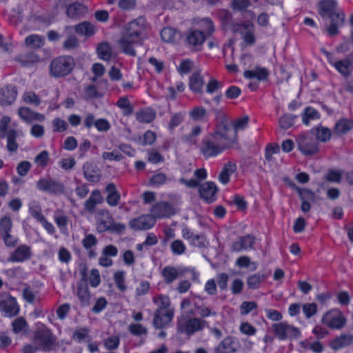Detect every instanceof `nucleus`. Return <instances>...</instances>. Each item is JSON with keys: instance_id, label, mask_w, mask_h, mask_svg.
<instances>
[{"instance_id": "19", "label": "nucleus", "mask_w": 353, "mask_h": 353, "mask_svg": "<svg viewBox=\"0 0 353 353\" xmlns=\"http://www.w3.org/2000/svg\"><path fill=\"white\" fill-rule=\"evenodd\" d=\"M218 188L213 182L208 181L199 186V192L201 197L208 203H212L216 199Z\"/></svg>"}, {"instance_id": "7", "label": "nucleus", "mask_w": 353, "mask_h": 353, "mask_svg": "<svg viewBox=\"0 0 353 353\" xmlns=\"http://www.w3.org/2000/svg\"><path fill=\"white\" fill-rule=\"evenodd\" d=\"M272 330L275 336L280 340L298 339L301 335V332L297 327L290 325L287 322L274 323L272 325Z\"/></svg>"}, {"instance_id": "53", "label": "nucleus", "mask_w": 353, "mask_h": 353, "mask_svg": "<svg viewBox=\"0 0 353 353\" xmlns=\"http://www.w3.org/2000/svg\"><path fill=\"white\" fill-rule=\"evenodd\" d=\"M114 283L118 289L124 292L126 290V285L125 284V272L123 271H119L114 274Z\"/></svg>"}, {"instance_id": "45", "label": "nucleus", "mask_w": 353, "mask_h": 353, "mask_svg": "<svg viewBox=\"0 0 353 353\" xmlns=\"http://www.w3.org/2000/svg\"><path fill=\"white\" fill-rule=\"evenodd\" d=\"M351 61L350 59H344L335 61L334 66L343 75L348 76L350 74Z\"/></svg>"}, {"instance_id": "63", "label": "nucleus", "mask_w": 353, "mask_h": 353, "mask_svg": "<svg viewBox=\"0 0 353 353\" xmlns=\"http://www.w3.org/2000/svg\"><path fill=\"white\" fill-rule=\"evenodd\" d=\"M257 304L254 301H244L240 305V312L243 315H246L253 310L256 309Z\"/></svg>"}, {"instance_id": "57", "label": "nucleus", "mask_w": 353, "mask_h": 353, "mask_svg": "<svg viewBox=\"0 0 353 353\" xmlns=\"http://www.w3.org/2000/svg\"><path fill=\"white\" fill-rule=\"evenodd\" d=\"M302 310L307 319H310L317 312V305L316 303H305L302 305Z\"/></svg>"}, {"instance_id": "58", "label": "nucleus", "mask_w": 353, "mask_h": 353, "mask_svg": "<svg viewBox=\"0 0 353 353\" xmlns=\"http://www.w3.org/2000/svg\"><path fill=\"white\" fill-rule=\"evenodd\" d=\"M49 154L46 150L41 152L34 158V163L39 167L44 168L48 165Z\"/></svg>"}, {"instance_id": "44", "label": "nucleus", "mask_w": 353, "mask_h": 353, "mask_svg": "<svg viewBox=\"0 0 353 353\" xmlns=\"http://www.w3.org/2000/svg\"><path fill=\"white\" fill-rule=\"evenodd\" d=\"M314 132L316 139L321 142H326L331 137V131L328 128L319 126L312 129Z\"/></svg>"}, {"instance_id": "39", "label": "nucleus", "mask_w": 353, "mask_h": 353, "mask_svg": "<svg viewBox=\"0 0 353 353\" xmlns=\"http://www.w3.org/2000/svg\"><path fill=\"white\" fill-rule=\"evenodd\" d=\"M265 278L266 276L264 274L256 273L252 274L247 279V286L251 290L258 289Z\"/></svg>"}, {"instance_id": "21", "label": "nucleus", "mask_w": 353, "mask_h": 353, "mask_svg": "<svg viewBox=\"0 0 353 353\" xmlns=\"http://www.w3.org/2000/svg\"><path fill=\"white\" fill-rule=\"evenodd\" d=\"M113 221L112 216L108 210H100L97 215V229L99 232L108 231Z\"/></svg>"}, {"instance_id": "4", "label": "nucleus", "mask_w": 353, "mask_h": 353, "mask_svg": "<svg viewBox=\"0 0 353 353\" xmlns=\"http://www.w3.org/2000/svg\"><path fill=\"white\" fill-rule=\"evenodd\" d=\"M205 327H209V323L196 317L181 316L178 319L176 324L177 332L188 336H192Z\"/></svg>"}, {"instance_id": "25", "label": "nucleus", "mask_w": 353, "mask_h": 353, "mask_svg": "<svg viewBox=\"0 0 353 353\" xmlns=\"http://www.w3.org/2000/svg\"><path fill=\"white\" fill-rule=\"evenodd\" d=\"M236 352L234 340L231 336L225 337L214 349V353H234Z\"/></svg>"}, {"instance_id": "31", "label": "nucleus", "mask_w": 353, "mask_h": 353, "mask_svg": "<svg viewBox=\"0 0 353 353\" xmlns=\"http://www.w3.org/2000/svg\"><path fill=\"white\" fill-rule=\"evenodd\" d=\"M7 139V150L10 152H15L17 151L19 145L16 141L17 137L19 135V132L14 129H8L6 134H4Z\"/></svg>"}, {"instance_id": "2", "label": "nucleus", "mask_w": 353, "mask_h": 353, "mask_svg": "<svg viewBox=\"0 0 353 353\" xmlns=\"http://www.w3.org/2000/svg\"><path fill=\"white\" fill-rule=\"evenodd\" d=\"M319 14L323 19H329L330 25L326 30L330 37L339 34V28L343 26L345 22V14L339 8L335 0H321L319 3Z\"/></svg>"}, {"instance_id": "22", "label": "nucleus", "mask_w": 353, "mask_h": 353, "mask_svg": "<svg viewBox=\"0 0 353 353\" xmlns=\"http://www.w3.org/2000/svg\"><path fill=\"white\" fill-rule=\"evenodd\" d=\"M83 171L85 178L90 182L97 183L101 177V171L97 165L85 162L83 165Z\"/></svg>"}, {"instance_id": "30", "label": "nucleus", "mask_w": 353, "mask_h": 353, "mask_svg": "<svg viewBox=\"0 0 353 353\" xmlns=\"http://www.w3.org/2000/svg\"><path fill=\"white\" fill-rule=\"evenodd\" d=\"M204 81L199 72L193 73L190 77L189 87L194 93H201Z\"/></svg>"}, {"instance_id": "18", "label": "nucleus", "mask_w": 353, "mask_h": 353, "mask_svg": "<svg viewBox=\"0 0 353 353\" xmlns=\"http://www.w3.org/2000/svg\"><path fill=\"white\" fill-rule=\"evenodd\" d=\"M18 115L23 121L31 123L34 121L42 122L45 120L44 114L34 112L28 107H21L18 110Z\"/></svg>"}, {"instance_id": "38", "label": "nucleus", "mask_w": 353, "mask_h": 353, "mask_svg": "<svg viewBox=\"0 0 353 353\" xmlns=\"http://www.w3.org/2000/svg\"><path fill=\"white\" fill-rule=\"evenodd\" d=\"M153 302L158 307L156 310H173L170 308V301L167 295L159 294L153 298Z\"/></svg>"}, {"instance_id": "56", "label": "nucleus", "mask_w": 353, "mask_h": 353, "mask_svg": "<svg viewBox=\"0 0 353 353\" xmlns=\"http://www.w3.org/2000/svg\"><path fill=\"white\" fill-rule=\"evenodd\" d=\"M12 227V223L10 217L5 216L0 219V230L1 235L10 232Z\"/></svg>"}, {"instance_id": "62", "label": "nucleus", "mask_w": 353, "mask_h": 353, "mask_svg": "<svg viewBox=\"0 0 353 353\" xmlns=\"http://www.w3.org/2000/svg\"><path fill=\"white\" fill-rule=\"evenodd\" d=\"M94 127L99 132H105L110 129L111 125L107 119L101 118L97 119Z\"/></svg>"}, {"instance_id": "12", "label": "nucleus", "mask_w": 353, "mask_h": 353, "mask_svg": "<svg viewBox=\"0 0 353 353\" xmlns=\"http://www.w3.org/2000/svg\"><path fill=\"white\" fill-rule=\"evenodd\" d=\"M32 255L31 247L26 244H21L10 254L8 258V261L12 263H22L30 259Z\"/></svg>"}, {"instance_id": "51", "label": "nucleus", "mask_w": 353, "mask_h": 353, "mask_svg": "<svg viewBox=\"0 0 353 353\" xmlns=\"http://www.w3.org/2000/svg\"><path fill=\"white\" fill-rule=\"evenodd\" d=\"M206 114L205 109L201 106L195 107L190 112L191 118L194 121H203Z\"/></svg>"}, {"instance_id": "16", "label": "nucleus", "mask_w": 353, "mask_h": 353, "mask_svg": "<svg viewBox=\"0 0 353 353\" xmlns=\"http://www.w3.org/2000/svg\"><path fill=\"white\" fill-rule=\"evenodd\" d=\"M255 243V237L248 234L243 236L238 237L232 244L231 250L239 252L243 250L252 249Z\"/></svg>"}, {"instance_id": "41", "label": "nucleus", "mask_w": 353, "mask_h": 353, "mask_svg": "<svg viewBox=\"0 0 353 353\" xmlns=\"http://www.w3.org/2000/svg\"><path fill=\"white\" fill-rule=\"evenodd\" d=\"M99 57L103 61H109L112 57V48L107 42L101 43L97 49Z\"/></svg>"}, {"instance_id": "36", "label": "nucleus", "mask_w": 353, "mask_h": 353, "mask_svg": "<svg viewBox=\"0 0 353 353\" xmlns=\"http://www.w3.org/2000/svg\"><path fill=\"white\" fill-rule=\"evenodd\" d=\"M74 30L77 34L86 37L92 36L96 32L94 26L88 21H84L75 26Z\"/></svg>"}, {"instance_id": "11", "label": "nucleus", "mask_w": 353, "mask_h": 353, "mask_svg": "<svg viewBox=\"0 0 353 353\" xmlns=\"http://www.w3.org/2000/svg\"><path fill=\"white\" fill-rule=\"evenodd\" d=\"M81 279L77 284V296L83 307H86L90 305L91 300V294L86 283V270L83 269L81 271Z\"/></svg>"}, {"instance_id": "13", "label": "nucleus", "mask_w": 353, "mask_h": 353, "mask_svg": "<svg viewBox=\"0 0 353 353\" xmlns=\"http://www.w3.org/2000/svg\"><path fill=\"white\" fill-rule=\"evenodd\" d=\"M299 150L305 155H311L317 152L318 143L316 140L306 135H301L297 139Z\"/></svg>"}, {"instance_id": "20", "label": "nucleus", "mask_w": 353, "mask_h": 353, "mask_svg": "<svg viewBox=\"0 0 353 353\" xmlns=\"http://www.w3.org/2000/svg\"><path fill=\"white\" fill-rule=\"evenodd\" d=\"M174 316L173 310H156L154 314L153 325L157 329H161L169 324Z\"/></svg>"}, {"instance_id": "52", "label": "nucleus", "mask_w": 353, "mask_h": 353, "mask_svg": "<svg viewBox=\"0 0 353 353\" xmlns=\"http://www.w3.org/2000/svg\"><path fill=\"white\" fill-rule=\"evenodd\" d=\"M119 108L123 110L125 115H130L133 112V108L126 97H121L117 102Z\"/></svg>"}, {"instance_id": "8", "label": "nucleus", "mask_w": 353, "mask_h": 353, "mask_svg": "<svg viewBox=\"0 0 353 353\" xmlns=\"http://www.w3.org/2000/svg\"><path fill=\"white\" fill-rule=\"evenodd\" d=\"M38 190L48 192L51 194H61L64 192V185L50 177L40 179L36 183Z\"/></svg>"}, {"instance_id": "33", "label": "nucleus", "mask_w": 353, "mask_h": 353, "mask_svg": "<svg viewBox=\"0 0 353 353\" xmlns=\"http://www.w3.org/2000/svg\"><path fill=\"white\" fill-rule=\"evenodd\" d=\"M45 41L43 36L32 34L26 38L25 45L29 48H40L44 46Z\"/></svg>"}, {"instance_id": "34", "label": "nucleus", "mask_w": 353, "mask_h": 353, "mask_svg": "<svg viewBox=\"0 0 353 353\" xmlns=\"http://www.w3.org/2000/svg\"><path fill=\"white\" fill-rule=\"evenodd\" d=\"M86 12V8L81 3L75 2L67 7L66 14L71 19H77Z\"/></svg>"}, {"instance_id": "28", "label": "nucleus", "mask_w": 353, "mask_h": 353, "mask_svg": "<svg viewBox=\"0 0 353 353\" xmlns=\"http://www.w3.org/2000/svg\"><path fill=\"white\" fill-rule=\"evenodd\" d=\"M225 121L227 122L228 126L230 127L229 134H230L231 136L235 134L236 142L237 139V132L245 129V128L248 125L249 117L244 116L243 117L239 118L234 121H233L232 123V125H230V123L226 120Z\"/></svg>"}, {"instance_id": "17", "label": "nucleus", "mask_w": 353, "mask_h": 353, "mask_svg": "<svg viewBox=\"0 0 353 353\" xmlns=\"http://www.w3.org/2000/svg\"><path fill=\"white\" fill-rule=\"evenodd\" d=\"M17 94V89L14 85L9 84L0 88V104L11 105L16 100Z\"/></svg>"}, {"instance_id": "37", "label": "nucleus", "mask_w": 353, "mask_h": 353, "mask_svg": "<svg viewBox=\"0 0 353 353\" xmlns=\"http://www.w3.org/2000/svg\"><path fill=\"white\" fill-rule=\"evenodd\" d=\"M352 128V122L347 119H342L338 121L334 128V132L336 134L341 135L349 132Z\"/></svg>"}, {"instance_id": "29", "label": "nucleus", "mask_w": 353, "mask_h": 353, "mask_svg": "<svg viewBox=\"0 0 353 353\" xmlns=\"http://www.w3.org/2000/svg\"><path fill=\"white\" fill-rule=\"evenodd\" d=\"M243 75L246 79H256L259 81H265L269 75V72L265 68L256 66L252 70H245Z\"/></svg>"}, {"instance_id": "35", "label": "nucleus", "mask_w": 353, "mask_h": 353, "mask_svg": "<svg viewBox=\"0 0 353 353\" xmlns=\"http://www.w3.org/2000/svg\"><path fill=\"white\" fill-rule=\"evenodd\" d=\"M136 119L142 123H149L156 117L155 112L151 109L140 110L135 113Z\"/></svg>"}, {"instance_id": "3", "label": "nucleus", "mask_w": 353, "mask_h": 353, "mask_svg": "<svg viewBox=\"0 0 353 353\" xmlns=\"http://www.w3.org/2000/svg\"><path fill=\"white\" fill-rule=\"evenodd\" d=\"M141 19L130 22L125 27V33L119 41V46L124 53L134 57L136 52L132 46L140 41V32L142 27L140 25Z\"/></svg>"}, {"instance_id": "60", "label": "nucleus", "mask_w": 353, "mask_h": 353, "mask_svg": "<svg viewBox=\"0 0 353 353\" xmlns=\"http://www.w3.org/2000/svg\"><path fill=\"white\" fill-rule=\"evenodd\" d=\"M130 332L134 336H141L146 334L148 332L147 329L143 327L141 324L132 323L128 327Z\"/></svg>"}, {"instance_id": "5", "label": "nucleus", "mask_w": 353, "mask_h": 353, "mask_svg": "<svg viewBox=\"0 0 353 353\" xmlns=\"http://www.w3.org/2000/svg\"><path fill=\"white\" fill-rule=\"evenodd\" d=\"M74 64V61L71 57H59L51 62V74L55 77L66 76L72 70Z\"/></svg>"}, {"instance_id": "55", "label": "nucleus", "mask_w": 353, "mask_h": 353, "mask_svg": "<svg viewBox=\"0 0 353 353\" xmlns=\"http://www.w3.org/2000/svg\"><path fill=\"white\" fill-rule=\"evenodd\" d=\"M29 211L30 214L39 222L45 218L41 213V206L37 202L31 203L30 205Z\"/></svg>"}, {"instance_id": "1", "label": "nucleus", "mask_w": 353, "mask_h": 353, "mask_svg": "<svg viewBox=\"0 0 353 353\" xmlns=\"http://www.w3.org/2000/svg\"><path fill=\"white\" fill-rule=\"evenodd\" d=\"M230 127L225 121H220L214 133L204 137L200 151L205 158L217 156L225 149L235 143V134H229Z\"/></svg>"}, {"instance_id": "27", "label": "nucleus", "mask_w": 353, "mask_h": 353, "mask_svg": "<svg viewBox=\"0 0 353 353\" xmlns=\"http://www.w3.org/2000/svg\"><path fill=\"white\" fill-rule=\"evenodd\" d=\"M105 192L107 193L106 202L112 207L116 206L119 204L121 195L117 190L114 183H110L105 187Z\"/></svg>"}, {"instance_id": "15", "label": "nucleus", "mask_w": 353, "mask_h": 353, "mask_svg": "<svg viewBox=\"0 0 353 353\" xmlns=\"http://www.w3.org/2000/svg\"><path fill=\"white\" fill-rule=\"evenodd\" d=\"M151 216L154 219L169 217L174 214L172 205L168 202L157 203L150 210Z\"/></svg>"}, {"instance_id": "43", "label": "nucleus", "mask_w": 353, "mask_h": 353, "mask_svg": "<svg viewBox=\"0 0 353 353\" xmlns=\"http://www.w3.org/2000/svg\"><path fill=\"white\" fill-rule=\"evenodd\" d=\"M319 113L316 110L312 107H307L302 114L303 123L308 125L312 120L319 119Z\"/></svg>"}, {"instance_id": "23", "label": "nucleus", "mask_w": 353, "mask_h": 353, "mask_svg": "<svg viewBox=\"0 0 353 353\" xmlns=\"http://www.w3.org/2000/svg\"><path fill=\"white\" fill-rule=\"evenodd\" d=\"M185 270H178L176 268L172 266H165L161 272L164 282L166 284L173 283L179 276L183 275Z\"/></svg>"}, {"instance_id": "14", "label": "nucleus", "mask_w": 353, "mask_h": 353, "mask_svg": "<svg viewBox=\"0 0 353 353\" xmlns=\"http://www.w3.org/2000/svg\"><path fill=\"white\" fill-rule=\"evenodd\" d=\"M156 220L154 217L149 214L140 216L132 219L130 223V227L135 230H146L154 226Z\"/></svg>"}, {"instance_id": "49", "label": "nucleus", "mask_w": 353, "mask_h": 353, "mask_svg": "<svg viewBox=\"0 0 353 353\" xmlns=\"http://www.w3.org/2000/svg\"><path fill=\"white\" fill-rule=\"evenodd\" d=\"M54 220L60 229L66 228L68 217L61 210H57L54 214Z\"/></svg>"}, {"instance_id": "24", "label": "nucleus", "mask_w": 353, "mask_h": 353, "mask_svg": "<svg viewBox=\"0 0 353 353\" xmlns=\"http://www.w3.org/2000/svg\"><path fill=\"white\" fill-rule=\"evenodd\" d=\"M205 40V36L203 31L192 30L187 34L186 41L188 43L198 50Z\"/></svg>"}, {"instance_id": "9", "label": "nucleus", "mask_w": 353, "mask_h": 353, "mask_svg": "<svg viewBox=\"0 0 353 353\" xmlns=\"http://www.w3.org/2000/svg\"><path fill=\"white\" fill-rule=\"evenodd\" d=\"M34 342L44 351L51 350L54 339L50 330L44 326L37 329L34 337Z\"/></svg>"}, {"instance_id": "10", "label": "nucleus", "mask_w": 353, "mask_h": 353, "mask_svg": "<svg viewBox=\"0 0 353 353\" xmlns=\"http://www.w3.org/2000/svg\"><path fill=\"white\" fill-rule=\"evenodd\" d=\"M0 310L4 313L6 316L12 317L17 315L19 312V307L16 299L9 294H1Z\"/></svg>"}, {"instance_id": "32", "label": "nucleus", "mask_w": 353, "mask_h": 353, "mask_svg": "<svg viewBox=\"0 0 353 353\" xmlns=\"http://www.w3.org/2000/svg\"><path fill=\"white\" fill-rule=\"evenodd\" d=\"M236 170V165L235 163H233L230 161L227 162L224 165L221 173L219 174V181L223 184L228 183L230 181V176L234 172H235Z\"/></svg>"}, {"instance_id": "50", "label": "nucleus", "mask_w": 353, "mask_h": 353, "mask_svg": "<svg viewBox=\"0 0 353 353\" xmlns=\"http://www.w3.org/2000/svg\"><path fill=\"white\" fill-rule=\"evenodd\" d=\"M168 181V177L163 172H158L152 176L150 179V184L154 187H159L165 184Z\"/></svg>"}, {"instance_id": "61", "label": "nucleus", "mask_w": 353, "mask_h": 353, "mask_svg": "<svg viewBox=\"0 0 353 353\" xmlns=\"http://www.w3.org/2000/svg\"><path fill=\"white\" fill-rule=\"evenodd\" d=\"M90 285L92 288H97L101 283V277L99 272L97 269H92L88 277Z\"/></svg>"}, {"instance_id": "54", "label": "nucleus", "mask_w": 353, "mask_h": 353, "mask_svg": "<svg viewBox=\"0 0 353 353\" xmlns=\"http://www.w3.org/2000/svg\"><path fill=\"white\" fill-rule=\"evenodd\" d=\"M296 117L295 115L285 114L279 119V125L283 129H288L294 125V120Z\"/></svg>"}, {"instance_id": "64", "label": "nucleus", "mask_w": 353, "mask_h": 353, "mask_svg": "<svg viewBox=\"0 0 353 353\" xmlns=\"http://www.w3.org/2000/svg\"><path fill=\"white\" fill-rule=\"evenodd\" d=\"M89 330L85 328H81L77 330L72 336V338L74 341L78 343H81L85 341L88 336Z\"/></svg>"}, {"instance_id": "59", "label": "nucleus", "mask_w": 353, "mask_h": 353, "mask_svg": "<svg viewBox=\"0 0 353 353\" xmlns=\"http://www.w3.org/2000/svg\"><path fill=\"white\" fill-rule=\"evenodd\" d=\"M171 250L174 254H183L186 250V247L181 240L174 241L170 245Z\"/></svg>"}, {"instance_id": "47", "label": "nucleus", "mask_w": 353, "mask_h": 353, "mask_svg": "<svg viewBox=\"0 0 353 353\" xmlns=\"http://www.w3.org/2000/svg\"><path fill=\"white\" fill-rule=\"evenodd\" d=\"M242 27L247 30V32L243 34L244 41L249 45H253L255 42V37L254 35L252 25L249 23H246L243 24Z\"/></svg>"}, {"instance_id": "26", "label": "nucleus", "mask_w": 353, "mask_h": 353, "mask_svg": "<svg viewBox=\"0 0 353 353\" xmlns=\"http://www.w3.org/2000/svg\"><path fill=\"white\" fill-rule=\"evenodd\" d=\"M103 199L99 190H94L91 192L89 198L85 201L84 208L89 212H93L97 205L103 202Z\"/></svg>"}, {"instance_id": "40", "label": "nucleus", "mask_w": 353, "mask_h": 353, "mask_svg": "<svg viewBox=\"0 0 353 353\" xmlns=\"http://www.w3.org/2000/svg\"><path fill=\"white\" fill-rule=\"evenodd\" d=\"M12 325V330L15 334H26L28 332V325L23 317L16 319Z\"/></svg>"}, {"instance_id": "46", "label": "nucleus", "mask_w": 353, "mask_h": 353, "mask_svg": "<svg viewBox=\"0 0 353 353\" xmlns=\"http://www.w3.org/2000/svg\"><path fill=\"white\" fill-rule=\"evenodd\" d=\"M352 343H353V334H341L334 341L335 348H341Z\"/></svg>"}, {"instance_id": "42", "label": "nucleus", "mask_w": 353, "mask_h": 353, "mask_svg": "<svg viewBox=\"0 0 353 353\" xmlns=\"http://www.w3.org/2000/svg\"><path fill=\"white\" fill-rule=\"evenodd\" d=\"M23 103L34 106H39L41 103V98L33 91L25 92L21 97Z\"/></svg>"}, {"instance_id": "48", "label": "nucleus", "mask_w": 353, "mask_h": 353, "mask_svg": "<svg viewBox=\"0 0 353 353\" xmlns=\"http://www.w3.org/2000/svg\"><path fill=\"white\" fill-rule=\"evenodd\" d=\"M102 96L94 85L91 84L85 88L84 97L87 100L101 98Z\"/></svg>"}, {"instance_id": "6", "label": "nucleus", "mask_w": 353, "mask_h": 353, "mask_svg": "<svg viewBox=\"0 0 353 353\" xmlns=\"http://www.w3.org/2000/svg\"><path fill=\"white\" fill-rule=\"evenodd\" d=\"M321 321L330 329L341 330L345 325L347 320L339 310L333 309L323 316Z\"/></svg>"}]
</instances>
